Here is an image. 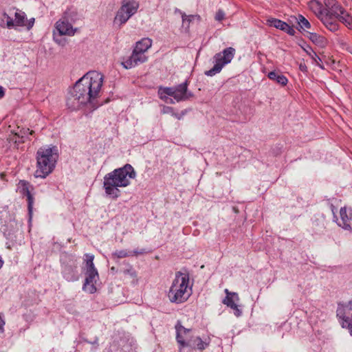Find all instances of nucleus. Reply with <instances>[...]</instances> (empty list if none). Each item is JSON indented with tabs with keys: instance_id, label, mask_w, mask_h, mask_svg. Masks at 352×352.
<instances>
[{
	"instance_id": "obj_10",
	"label": "nucleus",
	"mask_w": 352,
	"mask_h": 352,
	"mask_svg": "<svg viewBox=\"0 0 352 352\" xmlns=\"http://www.w3.org/2000/svg\"><path fill=\"white\" fill-rule=\"evenodd\" d=\"M336 4L333 5L324 16L320 19L324 26L331 32H336L339 29L338 19L335 16L337 10L335 8Z\"/></svg>"
},
{
	"instance_id": "obj_36",
	"label": "nucleus",
	"mask_w": 352,
	"mask_h": 352,
	"mask_svg": "<svg viewBox=\"0 0 352 352\" xmlns=\"http://www.w3.org/2000/svg\"><path fill=\"white\" fill-rule=\"evenodd\" d=\"M34 23V19L32 18L30 20L25 21V27H27L28 30H30Z\"/></svg>"
},
{
	"instance_id": "obj_40",
	"label": "nucleus",
	"mask_w": 352,
	"mask_h": 352,
	"mask_svg": "<svg viewBox=\"0 0 352 352\" xmlns=\"http://www.w3.org/2000/svg\"><path fill=\"white\" fill-rule=\"evenodd\" d=\"M309 45H307L306 47H302V48L303 49V50L309 56H311V51L309 49Z\"/></svg>"
},
{
	"instance_id": "obj_12",
	"label": "nucleus",
	"mask_w": 352,
	"mask_h": 352,
	"mask_svg": "<svg viewBox=\"0 0 352 352\" xmlns=\"http://www.w3.org/2000/svg\"><path fill=\"white\" fill-rule=\"evenodd\" d=\"M174 99L177 102L188 100L193 96L191 92L188 91V82L186 81L175 87Z\"/></svg>"
},
{
	"instance_id": "obj_16",
	"label": "nucleus",
	"mask_w": 352,
	"mask_h": 352,
	"mask_svg": "<svg viewBox=\"0 0 352 352\" xmlns=\"http://www.w3.org/2000/svg\"><path fill=\"white\" fill-rule=\"evenodd\" d=\"M308 7L318 18L322 19V16L325 14L329 10L323 8L322 4L317 0H311L308 3Z\"/></svg>"
},
{
	"instance_id": "obj_37",
	"label": "nucleus",
	"mask_w": 352,
	"mask_h": 352,
	"mask_svg": "<svg viewBox=\"0 0 352 352\" xmlns=\"http://www.w3.org/2000/svg\"><path fill=\"white\" fill-rule=\"evenodd\" d=\"M6 24L8 28H11L15 25L14 21H13L12 19L9 16H7Z\"/></svg>"
},
{
	"instance_id": "obj_30",
	"label": "nucleus",
	"mask_w": 352,
	"mask_h": 352,
	"mask_svg": "<svg viewBox=\"0 0 352 352\" xmlns=\"http://www.w3.org/2000/svg\"><path fill=\"white\" fill-rule=\"evenodd\" d=\"M309 49L311 51V58L314 60L316 65L319 66L320 68L324 69V67L320 63L321 62L320 58L317 55V54L312 50L311 47H309Z\"/></svg>"
},
{
	"instance_id": "obj_38",
	"label": "nucleus",
	"mask_w": 352,
	"mask_h": 352,
	"mask_svg": "<svg viewBox=\"0 0 352 352\" xmlns=\"http://www.w3.org/2000/svg\"><path fill=\"white\" fill-rule=\"evenodd\" d=\"M225 292L227 294V296H235L236 300H239V297L236 293L230 292L228 289H225Z\"/></svg>"
},
{
	"instance_id": "obj_27",
	"label": "nucleus",
	"mask_w": 352,
	"mask_h": 352,
	"mask_svg": "<svg viewBox=\"0 0 352 352\" xmlns=\"http://www.w3.org/2000/svg\"><path fill=\"white\" fill-rule=\"evenodd\" d=\"M33 133H34V131H32V130L30 131L29 129H27L26 130H25L23 132H22V131H20V132L15 133L12 138H9L8 139L10 141L12 140V141H14V143H16L18 142V139L23 138L26 134L32 135Z\"/></svg>"
},
{
	"instance_id": "obj_19",
	"label": "nucleus",
	"mask_w": 352,
	"mask_h": 352,
	"mask_svg": "<svg viewBox=\"0 0 352 352\" xmlns=\"http://www.w3.org/2000/svg\"><path fill=\"white\" fill-rule=\"evenodd\" d=\"M267 76L270 80L275 81L282 86H285L288 82L287 78L280 72H270Z\"/></svg>"
},
{
	"instance_id": "obj_39",
	"label": "nucleus",
	"mask_w": 352,
	"mask_h": 352,
	"mask_svg": "<svg viewBox=\"0 0 352 352\" xmlns=\"http://www.w3.org/2000/svg\"><path fill=\"white\" fill-rule=\"evenodd\" d=\"M4 324H5V321L3 320V319L0 316V333H3V331H4V329H3Z\"/></svg>"
},
{
	"instance_id": "obj_43",
	"label": "nucleus",
	"mask_w": 352,
	"mask_h": 352,
	"mask_svg": "<svg viewBox=\"0 0 352 352\" xmlns=\"http://www.w3.org/2000/svg\"><path fill=\"white\" fill-rule=\"evenodd\" d=\"M3 261L0 258V268L3 266Z\"/></svg>"
},
{
	"instance_id": "obj_33",
	"label": "nucleus",
	"mask_w": 352,
	"mask_h": 352,
	"mask_svg": "<svg viewBox=\"0 0 352 352\" xmlns=\"http://www.w3.org/2000/svg\"><path fill=\"white\" fill-rule=\"evenodd\" d=\"M123 273L124 274H129V275H130L132 277H135L136 276V272L133 270V267L131 265H129V267L128 269H126V270H123Z\"/></svg>"
},
{
	"instance_id": "obj_41",
	"label": "nucleus",
	"mask_w": 352,
	"mask_h": 352,
	"mask_svg": "<svg viewBox=\"0 0 352 352\" xmlns=\"http://www.w3.org/2000/svg\"><path fill=\"white\" fill-rule=\"evenodd\" d=\"M5 95V92H4V90H3V88L0 86V98H3Z\"/></svg>"
},
{
	"instance_id": "obj_32",
	"label": "nucleus",
	"mask_w": 352,
	"mask_h": 352,
	"mask_svg": "<svg viewBox=\"0 0 352 352\" xmlns=\"http://www.w3.org/2000/svg\"><path fill=\"white\" fill-rule=\"evenodd\" d=\"M225 17V12L222 10H219L214 16V19L217 21H221Z\"/></svg>"
},
{
	"instance_id": "obj_8",
	"label": "nucleus",
	"mask_w": 352,
	"mask_h": 352,
	"mask_svg": "<svg viewBox=\"0 0 352 352\" xmlns=\"http://www.w3.org/2000/svg\"><path fill=\"white\" fill-rule=\"evenodd\" d=\"M336 314L340 320L342 327L347 329L352 336V302L349 301L344 305L339 304Z\"/></svg>"
},
{
	"instance_id": "obj_21",
	"label": "nucleus",
	"mask_w": 352,
	"mask_h": 352,
	"mask_svg": "<svg viewBox=\"0 0 352 352\" xmlns=\"http://www.w3.org/2000/svg\"><path fill=\"white\" fill-rule=\"evenodd\" d=\"M340 221L338 223V225L340 226H342L343 228L348 230L351 228L349 221L351 219V217H349L346 214V208H341L340 210Z\"/></svg>"
},
{
	"instance_id": "obj_26",
	"label": "nucleus",
	"mask_w": 352,
	"mask_h": 352,
	"mask_svg": "<svg viewBox=\"0 0 352 352\" xmlns=\"http://www.w3.org/2000/svg\"><path fill=\"white\" fill-rule=\"evenodd\" d=\"M25 14L24 12H16L14 23L16 26H25Z\"/></svg>"
},
{
	"instance_id": "obj_7",
	"label": "nucleus",
	"mask_w": 352,
	"mask_h": 352,
	"mask_svg": "<svg viewBox=\"0 0 352 352\" xmlns=\"http://www.w3.org/2000/svg\"><path fill=\"white\" fill-rule=\"evenodd\" d=\"M138 3L135 1L123 0L122 6L117 12L114 23L119 26L125 23L138 10Z\"/></svg>"
},
{
	"instance_id": "obj_13",
	"label": "nucleus",
	"mask_w": 352,
	"mask_h": 352,
	"mask_svg": "<svg viewBox=\"0 0 352 352\" xmlns=\"http://www.w3.org/2000/svg\"><path fill=\"white\" fill-rule=\"evenodd\" d=\"M56 29L60 35L73 36L77 29H74L72 25L65 18L60 19L56 23Z\"/></svg>"
},
{
	"instance_id": "obj_22",
	"label": "nucleus",
	"mask_w": 352,
	"mask_h": 352,
	"mask_svg": "<svg viewBox=\"0 0 352 352\" xmlns=\"http://www.w3.org/2000/svg\"><path fill=\"white\" fill-rule=\"evenodd\" d=\"M234 300H236L235 296H226V297L223 300V303L234 309L235 311V315L236 316H239L241 314V311L238 308L237 305L234 303Z\"/></svg>"
},
{
	"instance_id": "obj_23",
	"label": "nucleus",
	"mask_w": 352,
	"mask_h": 352,
	"mask_svg": "<svg viewBox=\"0 0 352 352\" xmlns=\"http://www.w3.org/2000/svg\"><path fill=\"white\" fill-rule=\"evenodd\" d=\"M192 340V344L193 346H188V347L192 348V349H199L202 351L206 349L209 344L208 342H204L199 337L190 338Z\"/></svg>"
},
{
	"instance_id": "obj_3",
	"label": "nucleus",
	"mask_w": 352,
	"mask_h": 352,
	"mask_svg": "<svg viewBox=\"0 0 352 352\" xmlns=\"http://www.w3.org/2000/svg\"><path fill=\"white\" fill-rule=\"evenodd\" d=\"M191 295L188 273L177 272L168 292V298L173 302L180 304L186 302Z\"/></svg>"
},
{
	"instance_id": "obj_44",
	"label": "nucleus",
	"mask_w": 352,
	"mask_h": 352,
	"mask_svg": "<svg viewBox=\"0 0 352 352\" xmlns=\"http://www.w3.org/2000/svg\"><path fill=\"white\" fill-rule=\"evenodd\" d=\"M111 270L112 272H115V271H116V267H111Z\"/></svg>"
},
{
	"instance_id": "obj_31",
	"label": "nucleus",
	"mask_w": 352,
	"mask_h": 352,
	"mask_svg": "<svg viewBox=\"0 0 352 352\" xmlns=\"http://www.w3.org/2000/svg\"><path fill=\"white\" fill-rule=\"evenodd\" d=\"M197 19L198 21L200 20V16L199 15H186L185 14H182V21L183 23H185L186 22H188V24L194 19Z\"/></svg>"
},
{
	"instance_id": "obj_17",
	"label": "nucleus",
	"mask_w": 352,
	"mask_h": 352,
	"mask_svg": "<svg viewBox=\"0 0 352 352\" xmlns=\"http://www.w3.org/2000/svg\"><path fill=\"white\" fill-rule=\"evenodd\" d=\"M175 87H160L158 90V95L161 100H164L167 103H174L171 98L168 96H172L174 98L175 96Z\"/></svg>"
},
{
	"instance_id": "obj_2",
	"label": "nucleus",
	"mask_w": 352,
	"mask_h": 352,
	"mask_svg": "<svg viewBox=\"0 0 352 352\" xmlns=\"http://www.w3.org/2000/svg\"><path fill=\"white\" fill-rule=\"evenodd\" d=\"M135 172L131 164H126L123 167L115 169L104 177L105 192L113 199L120 195L119 187H126L130 184V179L135 177Z\"/></svg>"
},
{
	"instance_id": "obj_24",
	"label": "nucleus",
	"mask_w": 352,
	"mask_h": 352,
	"mask_svg": "<svg viewBox=\"0 0 352 352\" xmlns=\"http://www.w3.org/2000/svg\"><path fill=\"white\" fill-rule=\"evenodd\" d=\"M308 37L314 43L320 47H324L326 45L327 41L324 37L316 33L309 32Z\"/></svg>"
},
{
	"instance_id": "obj_28",
	"label": "nucleus",
	"mask_w": 352,
	"mask_h": 352,
	"mask_svg": "<svg viewBox=\"0 0 352 352\" xmlns=\"http://www.w3.org/2000/svg\"><path fill=\"white\" fill-rule=\"evenodd\" d=\"M64 277L69 281H74L77 279L74 268L67 267L64 271Z\"/></svg>"
},
{
	"instance_id": "obj_4",
	"label": "nucleus",
	"mask_w": 352,
	"mask_h": 352,
	"mask_svg": "<svg viewBox=\"0 0 352 352\" xmlns=\"http://www.w3.org/2000/svg\"><path fill=\"white\" fill-rule=\"evenodd\" d=\"M58 158L57 148H40L36 152V170L35 177L45 178L50 174L55 167Z\"/></svg>"
},
{
	"instance_id": "obj_6",
	"label": "nucleus",
	"mask_w": 352,
	"mask_h": 352,
	"mask_svg": "<svg viewBox=\"0 0 352 352\" xmlns=\"http://www.w3.org/2000/svg\"><path fill=\"white\" fill-rule=\"evenodd\" d=\"M235 52L234 48L230 47L224 49L222 52L216 54L214 56V65L210 69L206 71L205 74L208 76H212L219 73L226 65L232 61Z\"/></svg>"
},
{
	"instance_id": "obj_25",
	"label": "nucleus",
	"mask_w": 352,
	"mask_h": 352,
	"mask_svg": "<svg viewBox=\"0 0 352 352\" xmlns=\"http://www.w3.org/2000/svg\"><path fill=\"white\" fill-rule=\"evenodd\" d=\"M267 23L272 27H274L280 30H284L286 28L287 23L276 19H271L267 20Z\"/></svg>"
},
{
	"instance_id": "obj_46",
	"label": "nucleus",
	"mask_w": 352,
	"mask_h": 352,
	"mask_svg": "<svg viewBox=\"0 0 352 352\" xmlns=\"http://www.w3.org/2000/svg\"><path fill=\"white\" fill-rule=\"evenodd\" d=\"M300 68H301V69H304V67L300 66Z\"/></svg>"
},
{
	"instance_id": "obj_11",
	"label": "nucleus",
	"mask_w": 352,
	"mask_h": 352,
	"mask_svg": "<svg viewBox=\"0 0 352 352\" xmlns=\"http://www.w3.org/2000/svg\"><path fill=\"white\" fill-rule=\"evenodd\" d=\"M30 183L25 180H21L19 183L20 192L27 197L28 213L31 217L33 211L34 197L30 191Z\"/></svg>"
},
{
	"instance_id": "obj_42",
	"label": "nucleus",
	"mask_w": 352,
	"mask_h": 352,
	"mask_svg": "<svg viewBox=\"0 0 352 352\" xmlns=\"http://www.w3.org/2000/svg\"><path fill=\"white\" fill-rule=\"evenodd\" d=\"M172 116H174V117H175L176 118H177L178 120H180V119L182 118V115H179V114H178V113H175L174 111H173V115H172Z\"/></svg>"
},
{
	"instance_id": "obj_14",
	"label": "nucleus",
	"mask_w": 352,
	"mask_h": 352,
	"mask_svg": "<svg viewBox=\"0 0 352 352\" xmlns=\"http://www.w3.org/2000/svg\"><path fill=\"white\" fill-rule=\"evenodd\" d=\"M146 60V56L144 54L135 52V50H133L131 56L122 64L124 68L130 69L137 65L139 63H144Z\"/></svg>"
},
{
	"instance_id": "obj_9",
	"label": "nucleus",
	"mask_w": 352,
	"mask_h": 352,
	"mask_svg": "<svg viewBox=\"0 0 352 352\" xmlns=\"http://www.w3.org/2000/svg\"><path fill=\"white\" fill-rule=\"evenodd\" d=\"M176 329V340L179 344V352H182V349L188 346H193L190 338L188 337V334L190 332V329L184 327L179 322L175 326Z\"/></svg>"
},
{
	"instance_id": "obj_15",
	"label": "nucleus",
	"mask_w": 352,
	"mask_h": 352,
	"mask_svg": "<svg viewBox=\"0 0 352 352\" xmlns=\"http://www.w3.org/2000/svg\"><path fill=\"white\" fill-rule=\"evenodd\" d=\"M335 8L337 10L336 17L340 22L344 23L348 28L352 29V17L346 14L344 10L339 5H336Z\"/></svg>"
},
{
	"instance_id": "obj_45",
	"label": "nucleus",
	"mask_w": 352,
	"mask_h": 352,
	"mask_svg": "<svg viewBox=\"0 0 352 352\" xmlns=\"http://www.w3.org/2000/svg\"><path fill=\"white\" fill-rule=\"evenodd\" d=\"M300 68H301V69H304V67L300 66Z\"/></svg>"
},
{
	"instance_id": "obj_5",
	"label": "nucleus",
	"mask_w": 352,
	"mask_h": 352,
	"mask_svg": "<svg viewBox=\"0 0 352 352\" xmlns=\"http://www.w3.org/2000/svg\"><path fill=\"white\" fill-rule=\"evenodd\" d=\"M85 280L82 286V289L89 294H94L96 292L95 283L99 278V275L94 264V256L93 254H85Z\"/></svg>"
},
{
	"instance_id": "obj_35",
	"label": "nucleus",
	"mask_w": 352,
	"mask_h": 352,
	"mask_svg": "<svg viewBox=\"0 0 352 352\" xmlns=\"http://www.w3.org/2000/svg\"><path fill=\"white\" fill-rule=\"evenodd\" d=\"M173 111H174L173 108L171 107L164 106L162 109V113L164 114L170 113V114L173 115Z\"/></svg>"
},
{
	"instance_id": "obj_18",
	"label": "nucleus",
	"mask_w": 352,
	"mask_h": 352,
	"mask_svg": "<svg viewBox=\"0 0 352 352\" xmlns=\"http://www.w3.org/2000/svg\"><path fill=\"white\" fill-rule=\"evenodd\" d=\"M146 252L145 250L141 249L140 250H134L133 252H127L124 250H117L112 253L113 258H122L131 256H138L143 254Z\"/></svg>"
},
{
	"instance_id": "obj_20",
	"label": "nucleus",
	"mask_w": 352,
	"mask_h": 352,
	"mask_svg": "<svg viewBox=\"0 0 352 352\" xmlns=\"http://www.w3.org/2000/svg\"><path fill=\"white\" fill-rule=\"evenodd\" d=\"M152 45V40L148 38H144L136 43L134 50L144 54Z\"/></svg>"
},
{
	"instance_id": "obj_29",
	"label": "nucleus",
	"mask_w": 352,
	"mask_h": 352,
	"mask_svg": "<svg viewBox=\"0 0 352 352\" xmlns=\"http://www.w3.org/2000/svg\"><path fill=\"white\" fill-rule=\"evenodd\" d=\"M296 20L298 21V23L301 29H305V28L310 29L311 28L310 23L302 15L299 14L298 17L296 18Z\"/></svg>"
},
{
	"instance_id": "obj_34",
	"label": "nucleus",
	"mask_w": 352,
	"mask_h": 352,
	"mask_svg": "<svg viewBox=\"0 0 352 352\" xmlns=\"http://www.w3.org/2000/svg\"><path fill=\"white\" fill-rule=\"evenodd\" d=\"M283 31H285L288 34L292 35V36L294 35V34L296 32L294 29L292 27H291L290 25H289L287 23L286 25V28Z\"/></svg>"
},
{
	"instance_id": "obj_1",
	"label": "nucleus",
	"mask_w": 352,
	"mask_h": 352,
	"mask_svg": "<svg viewBox=\"0 0 352 352\" xmlns=\"http://www.w3.org/2000/svg\"><path fill=\"white\" fill-rule=\"evenodd\" d=\"M103 75L98 72H87L80 78L69 91L67 105L72 110H76L87 104L94 107L99 97L103 85Z\"/></svg>"
}]
</instances>
